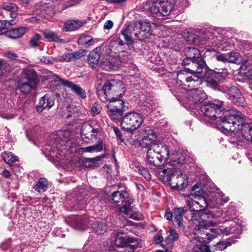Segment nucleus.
I'll return each mask as SVG.
<instances>
[{"mask_svg": "<svg viewBox=\"0 0 252 252\" xmlns=\"http://www.w3.org/2000/svg\"><path fill=\"white\" fill-rule=\"evenodd\" d=\"M198 188L197 185H194L192 188L190 195L187 197L186 204L189 209L190 214L187 215L186 218L194 223H198L199 228L206 229L216 224L214 220L216 216L205 210L208 203L204 196L196 194V192L199 193L200 190H196Z\"/></svg>", "mask_w": 252, "mask_h": 252, "instance_id": "1", "label": "nucleus"}, {"mask_svg": "<svg viewBox=\"0 0 252 252\" xmlns=\"http://www.w3.org/2000/svg\"><path fill=\"white\" fill-rule=\"evenodd\" d=\"M222 104L223 102L220 101L208 102L202 105L200 110L205 117L211 120L215 121L216 124L220 127L226 131L234 130V126H231V124L241 122L238 115L239 111L231 109L222 113Z\"/></svg>", "mask_w": 252, "mask_h": 252, "instance_id": "2", "label": "nucleus"}, {"mask_svg": "<svg viewBox=\"0 0 252 252\" xmlns=\"http://www.w3.org/2000/svg\"><path fill=\"white\" fill-rule=\"evenodd\" d=\"M169 157L168 146L163 143L154 145L147 151L146 165L152 169L160 166L162 161L167 160Z\"/></svg>", "mask_w": 252, "mask_h": 252, "instance_id": "3", "label": "nucleus"}, {"mask_svg": "<svg viewBox=\"0 0 252 252\" xmlns=\"http://www.w3.org/2000/svg\"><path fill=\"white\" fill-rule=\"evenodd\" d=\"M124 83L118 80L112 79L106 81L102 89L98 91V95L102 101L109 99L108 96L122 97L125 93Z\"/></svg>", "mask_w": 252, "mask_h": 252, "instance_id": "4", "label": "nucleus"}, {"mask_svg": "<svg viewBox=\"0 0 252 252\" xmlns=\"http://www.w3.org/2000/svg\"><path fill=\"white\" fill-rule=\"evenodd\" d=\"M149 5L150 16L156 19L168 15L173 8L172 4L168 0H156L150 3Z\"/></svg>", "mask_w": 252, "mask_h": 252, "instance_id": "5", "label": "nucleus"}, {"mask_svg": "<svg viewBox=\"0 0 252 252\" xmlns=\"http://www.w3.org/2000/svg\"><path fill=\"white\" fill-rule=\"evenodd\" d=\"M239 117L241 119V122L231 123V125L234 126V130H227L234 133H236V141L242 142L239 137L242 136L244 139L252 141V123H247L244 122L242 114L239 111Z\"/></svg>", "mask_w": 252, "mask_h": 252, "instance_id": "6", "label": "nucleus"}, {"mask_svg": "<svg viewBox=\"0 0 252 252\" xmlns=\"http://www.w3.org/2000/svg\"><path fill=\"white\" fill-rule=\"evenodd\" d=\"M177 98L181 102L186 108L194 109L196 105L201 103L206 98L207 95L202 90L198 89H190L187 93L186 100H182L179 95Z\"/></svg>", "mask_w": 252, "mask_h": 252, "instance_id": "7", "label": "nucleus"}, {"mask_svg": "<svg viewBox=\"0 0 252 252\" xmlns=\"http://www.w3.org/2000/svg\"><path fill=\"white\" fill-rule=\"evenodd\" d=\"M143 122L140 114L131 112L126 113L122 118L121 125L125 130L132 132L140 127Z\"/></svg>", "mask_w": 252, "mask_h": 252, "instance_id": "8", "label": "nucleus"}, {"mask_svg": "<svg viewBox=\"0 0 252 252\" xmlns=\"http://www.w3.org/2000/svg\"><path fill=\"white\" fill-rule=\"evenodd\" d=\"M44 78L49 82H59L62 85L71 89L74 93L79 95L82 98H85L86 97L85 91L80 86L74 84L72 82L62 79L52 72H50L49 74L44 76Z\"/></svg>", "mask_w": 252, "mask_h": 252, "instance_id": "9", "label": "nucleus"}, {"mask_svg": "<svg viewBox=\"0 0 252 252\" xmlns=\"http://www.w3.org/2000/svg\"><path fill=\"white\" fill-rule=\"evenodd\" d=\"M125 102L120 99L113 97L107 105L109 111V115L113 120H118L121 119L125 109Z\"/></svg>", "mask_w": 252, "mask_h": 252, "instance_id": "10", "label": "nucleus"}, {"mask_svg": "<svg viewBox=\"0 0 252 252\" xmlns=\"http://www.w3.org/2000/svg\"><path fill=\"white\" fill-rule=\"evenodd\" d=\"M219 90L222 92L227 94L228 99L235 105L244 106V98L240 91L236 87L222 86L220 87Z\"/></svg>", "mask_w": 252, "mask_h": 252, "instance_id": "11", "label": "nucleus"}, {"mask_svg": "<svg viewBox=\"0 0 252 252\" xmlns=\"http://www.w3.org/2000/svg\"><path fill=\"white\" fill-rule=\"evenodd\" d=\"M188 183L187 176L181 171L174 170L171 175L169 184L172 189L181 190L185 188Z\"/></svg>", "mask_w": 252, "mask_h": 252, "instance_id": "12", "label": "nucleus"}, {"mask_svg": "<svg viewBox=\"0 0 252 252\" xmlns=\"http://www.w3.org/2000/svg\"><path fill=\"white\" fill-rule=\"evenodd\" d=\"M231 227H225L224 228H211L209 231L206 232V237L203 238L202 237H195V239L196 241L202 243L204 241V239L206 238L208 240H211L214 238L217 237L221 233L227 235L230 234H233L235 233V229L232 224L230 225Z\"/></svg>", "mask_w": 252, "mask_h": 252, "instance_id": "13", "label": "nucleus"}, {"mask_svg": "<svg viewBox=\"0 0 252 252\" xmlns=\"http://www.w3.org/2000/svg\"><path fill=\"white\" fill-rule=\"evenodd\" d=\"M99 131V128L95 122L89 121L85 123L82 126V136L84 139H92L96 137Z\"/></svg>", "mask_w": 252, "mask_h": 252, "instance_id": "14", "label": "nucleus"}, {"mask_svg": "<svg viewBox=\"0 0 252 252\" xmlns=\"http://www.w3.org/2000/svg\"><path fill=\"white\" fill-rule=\"evenodd\" d=\"M111 199L118 206L125 205L130 206L133 202V199L129 196L126 190L114 191L111 194Z\"/></svg>", "mask_w": 252, "mask_h": 252, "instance_id": "15", "label": "nucleus"}, {"mask_svg": "<svg viewBox=\"0 0 252 252\" xmlns=\"http://www.w3.org/2000/svg\"><path fill=\"white\" fill-rule=\"evenodd\" d=\"M186 58L183 63L190 62L193 63H205L198 49L192 47H187L185 50Z\"/></svg>", "mask_w": 252, "mask_h": 252, "instance_id": "16", "label": "nucleus"}, {"mask_svg": "<svg viewBox=\"0 0 252 252\" xmlns=\"http://www.w3.org/2000/svg\"><path fill=\"white\" fill-rule=\"evenodd\" d=\"M136 30H137L138 33H135V35L140 40L148 38L152 34V30L150 23L148 21L135 23Z\"/></svg>", "mask_w": 252, "mask_h": 252, "instance_id": "17", "label": "nucleus"}, {"mask_svg": "<svg viewBox=\"0 0 252 252\" xmlns=\"http://www.w3.org/2000/svg\"><path fill=\"white\" fill-rule=\"evenodd\" d=\"M212 33L209 31H205L203 36H199L195 34H190L186 37V41L189 44L200 45L204 44L205 42L211 39Z\"/></svg>", "mask_w": 252, "mask_h": 252, "instance_id": "18", "label": "nucleus"}, {"mask_svg": "<svg viewBox=\"0 0 252 252\" xmlns=\"http://www.w3.org/2000/svg\"><path fill=\"white\" fill-rule=\"evenodd\" d=\"M214 74L212 75L214 78H207L206 81L212 85H217L218 83L222 82L228 75L227 70L224 68H216L211 69Z\"/></svg>", "mask_w": 252, "mask_h": 252, "instance_id": "19", "label": "nucleus"}, {"mask_svg": "<svg viewBox=\"0 0 252 252\" xmlns=\"http://www.w3.org/2000/svg\"><path fill=\"white\" fill-rule=\"evenodd\" d=\"M135 33H138V31L136 30L134 23L123 30L122 34L124 36L127 45L132 44L134 43V39L140 40V38H137L135 35Z\"/></svg>", "mask_w": 252, "mask_h": 252, "instance_id": "20", "label": "nucleus"}, {"mask_svg": "<svg viewBox=\"0 0 252 252\" xmlns=\"http://www.w3.org/2000/svg\"><path fill=\"white\" fill-rule=\"evenodd\" d=\"M85 49H80L72 53H66L61 56L59 61L62 62H73L81 58L87 53Z\"/></svg>", "mask_w": 252, "mask_h": 252, "instance_id": "21", "label": "nucleus"}, {"mask_svg": "<svg viewBox=\"0 0 252 252\" xmlns=\"http://www.w3.org/2000/svg\"><path fill=\"white\" fill-rule=\"evenodd\" d=\"M54 104L53 97L46 94L39 100L36 106L37 111L41 112L44 110H49Z\"/></svg>", "mask_w": 252, "mask_h": 252, "instance_id": "22", "label": "nucleus"}, {"mask_svg": "<svg viewBox=\"0 0 252 252\" xmlns=\"http://www.w3.org/2000/svg\"><path fill=\"white\" fill-rule=\"evenodd\" d=\"M147 136L144 137L140 141V145L142 148H145L149 150L152 148L154 145H158L160 142L155 141V138H156V133L153 131H149Z\"/></svg>", "mask_w": 252, "mask_h": 252, "instance_id": "23", "label": "nucleus"}, {"mask_svg": "<svg viewBox=\"0 0 252 252\" xmlns=\"http://www.w3.org/2000/svg\"><path fill=\"white\" fill-rule=\"evenodd\" d=\"M28 31V29L24 27L11 29L5 31L4 34L9 38L16 39L21 38Z\"/></svg>", "mask_w": 252, "mask_h": 252, "instance_id": "24", "label": "nucleus"}, {"mask_svg": "<svg viewBox=\"0 0 252 252\" xmlns=\"http://www.w3.org/2000/svg\"><path fill=\"white\" fill-rule=\"evenodd\" d=\"M158 175L159 179L163 182L169 183L171 175L174 170L171 168H165L164 167L160 166L158 167Z\"/></svg>", "mask_w": 252, "mask_h": 252, "instance_id": "25", "label": "nucleus"}, {"mask_svg": "<svg viewBox=\"0 0 252 252\" xmlns=\"http://www.w3.org/2000/svg\"><path fill=\"white\" fill-rule=\"evenodd\" d=\"M88 222L91 226L93 231L96 233L103 234L107 230L106 224L101 221L90 220Z\"/></svg>", "mask_w": 252, "mask_h": 252, "instance_id": "26", "label": "nucleus"}, {"mask_svg": "<svg viewBox=\"0 0 252 252\" xmlns=\"http://www.w3.org/2000/svg\"><path fill=\"white\" fill-rule=\"evenodd\" d=\"M206 65V64H197V68L196 70L186 68L185 71L187 72L193 74V75L194 73L197 74L196 76H198L200 79L202 78H205L207 77L206 73L208 69V67Z\"/></svg>", "mask_w": 252, "mask_h": 252, "instance_id": "27", "label": "nucleus"}, {"mask_svg": "<svg viewBox=\"0 0 252 252\" xmlns=\"http://www.w3.org/2000/svg\"><path fill=\"white\" fill-rule=\"evenodd\" d=\"M185 213H187V215L190 214L186 207L176 208L173 210L174 221H176L179 226L182 224V217Z\"/></svg>", "mask_w": 252, "mask_h": 252, "instance_id": "28", "label": "nucleus"}, {"mask_svg": "<svg viewBox=\"0 0 252 252\" xmlns=\"http://www.w3.org/2000/svg\"><path fill=\"white\" fill-rule=\"evenodd\" d=\"M102 158L97 157L94 158H83L80 160V164L84 168H90L98 166V162Z\"/></svg>", "mask_w": 252, "mask_h": 252, "instance_id": "29", "label": "nucleus"}, {"mask_svg": "<svg viewBox=\"0 0 252 252\" xmlns=\"http://www.w3.org/2000/svg\"><path fill=\"white\" fill-rule=\"evenodd\" d=\"M22 79L29 83H33L36 84L37 81L36 73L33 69H25L23 72Z\"/></svg>", "mask_w": 252, "mask_h": 252, "instance_id": "30", "label": "nucleus"}, {"mask_svg": "<svg viewBox=\"0 0 252 252\" xmlns=\"http://www.w3.org/2000/svg\"><path fill=\"white\" fill-rule=\"evenodd\" d=\"M1 8L10 12V17L14 19L17 16L18 6L14 3L6 2L1 5Z\"/></svg>", "mask_w": 252, "mask_h": 252, "instance_id": "31", "label": "nucleus"}, {"mask_svg": "<svg viewBox=\"0 0 252 252\" xmlns=\"http://www.w3.org/2000/svg\"><path fill=\"white\" fill-rule=\"evenodd\" d=\"M239 73L249 80H252V64H242Z\"/></svg>", "mask_w": 252, "mask_h": 252, "instance_id": "32", "label": "nucleus"}, {"mask_svg": "<svg viewBox=\"0 0 252 252\" xmlns=\"http://www.w3.org/2000/svg\"><path fill=\"white\" fill-rule=\"evenodd\" d=\"M35 84L34 83H31L23 79H20L18 82V88L21 92L23 94H26L29 93L31 89L34 88Z\"/></svg>", "mask_w": 252, "mask_h": 252, "instance_id": "33", "label": "nucleus"}, {"mask_svg": "<svg viewBox=\"0 0 252 252\" xmlns=\"http://www.w3.org/2000/svg\"><path fill=\"white\" fill-rule=\"evenodd\" d=\"M130 206L125 205L124 206L120 208V212L124 213L125 215L129 216L132 219L135 220H139L141 218V214L139 212L132 213L131 210L129 208Z\"/></svg>", "mask_w": 252, "mask_h": 252, "instance_id": "34", "label": "nucleus"}, {"mask_svg": "<svg viewBox=\"0 0 252 252\" xmlns=\"http://www.w3.org/2000/svg\"><path fill=\"white\" fill-rule=\"evenodd\" d=\"M186 86H188L190 89H197L196 87L199 86L201 84L202 81L196 75L193 76L188 77L186 79Z\"/></svg>", "mask_w": 252, "mask_h": 252, "instance_id": "35", "label": "nucleus"}, {"mask_svg": "<svg viewBox=\"0 0 252 252\" xmlns=\"http://www.w3.org/2000/svg\"><path fill=\"white\" fill-rule=\"evenodd\" d=\"M129 237L125 235L124 233H118L116 236L115 245L118 247H126V244H127Z\"/></svg>", "mask_w": 252, "mask_h": 252, "instance_id": "36", "label": "nucleus"}, {"mask_svg": "<svg viewBox=\"0 0 252 252\" xmlns=\"http://www.w3.org/2000/svg\"><path fill=\"white\" fill-rule=\"evenodd\" d=\"M48 188V182L46 179L40 178L38 179L33 189L39 193L43 192Z\"/></svg>", "mask_w": 252, "mask_h": 252, "instance_id": "37", "label": "nucleus"}, {"mask_svg": "<svg viewBox=\"0 0 252 252\" xmlns=\"http://www.w3.org/2000/svg\"><path fill=\"white\" fill-rule=\"evenodd\" d=\"M101 50L100 47H97L90 52L88 56V60L89 63H98L100 59Z\"/></svg>", "mask_w": 252, "mask_h": 252, "instance_id": "38", "label": "nucleus"}, {"mask_svg": "<svg viewBox=\"0 0 252 252\" xmlns=\"http://www.w3.org/2000/svg\"><path fill=\"white\" fill-rule=\"evenodd\" d=\"M94 42L93 38L91 36L86 34L81 35L78 40L79 45H84L86 47L92 45Z\"/></svg>", "mask_w": 252, "mask_h": 252, "instance_id": "39", "label": "nucleus"}, {"mask_svg": "<svg viewBox=\"0 0 252 252\" xmlns=\"http://www.w3.org/2000/svg\"><path fill=\"white\" fill-rule=\"evenodd\" d=\"M1 157L4 162L10 165L18 160V157L17 156L13 155L9 152L2 153Z\"/></svg>", "mask_w": 252, "mask_h": 252, "instance_id": "40", "label": "nucleus"}, {"mask_svg": "<svg viewBox=\"0 0 252 252\" xmlns=\"http://www.w3.org/2000/svg\"><path fill=\"white\" fill-rule=\"evenodd\" d=\"M227 62L229 63H247V61H242V57L239 53L231 52L228 54Z\"/></svg>", "mask_w": 252, "mask_h": 252, "instance_id": "41", "label": "nucleus"}, {"mask_svg": "<svg viewBox=\"0 0 252 252\" xmlns=\"http://www.w3.org/2000/svg\"><path fill=\"white\" fill-rule=\"evenodd\" d=\"M43 34L44 37L48 40L57 42L62 41V39H60L57 34L52 31L45 30L43 32Z\"/></svg>", "mask_w": 252, "mask_h": 252, "instance_id": "42", "label": "nucleus"}, {"mask_svg": "<svg viewBox=\"0 0 252 252\" xmlns=\"http://www.w3.org/2000/svg\"><path fill=\"white\" fill-rule=\"evenodd\" d=\"M139 245V243L138 239L133 237H129L127 244H126V248L133 252L135 249L138 248Z\"/></svg>", "mask_w": 252, "mask_h": 252, "instance_id": "43", "label": "nucleus"}, {"mask_svg": "<svg viewBox=\"0 0 252 252\" xmlns=\"http://www.w3.org/2000/svg\"><path fill=\"white\" fill-rule=\"evenodd\" d=\"M87 220H83L81 217H78L74 219V225L76 228L79 230H86L88 226L86 224Z\"/></svg>", "mask_w": 252, "mask_h": 252, "instance_id": "44", "label": "nucleus"}, {"mask_svg": "<svg viewBox=\"0 0 252 252\" xmlns=\"http://www.w3.org/2000/svg\"><path fill=\"white\" fill-rule=\"evenodd\" d=\"M143 104L147 112H150L153 109H155L156 106V102L150 97L146 98Z\"/></svg>", "mask_w": 252, "mask_h": 252, "instance_id": "45", "label": "nucleus"}, {"mask_svg": "<svg viewBox=\"0 0 252 252\" xmlns=\"http://www.w3.org/2000/svg\"><path fill=\"white\" fill-rule=\"evenodd\" d=\"M80 25L78 22L75 21H67L64 26V28L66 31H72L78 29Z\"/></svg>", "mask_w": 252, "mask_h": 252, "instance_id": "46", "label": "nucleus"}, {"mask_svg": "<svg viewBox=\"0 0 252 252\" xmlns=\"http://www.w3.org/2000/svg\"><path fill=\"white\" fill-rule=\"evenodd\" d=\"M178 238V234L175 230L172 229L170 231V234L165 239V242L167 244L170 243V246H172L173 242L176 241Z\"/></svg>", "mask_w": 252, "mask_h": 252, "instance_id": "47", "label": "nucleus"}, {"mask_svg": "<svg viewBox=\"0 0 252 252\" xmlns=\"http://www.w3.org/2000/svg\"><path fill=\"white\" fill-rule=\"evenodd\" d=\"M174 155L172 156L171 160V164L172 165H175L177 164H180L184 163L185 158L184 156H183L181 154L178 153L175 156L176 158L174 157Z\"/></svg>", "mask_w": 252, "mask_h": 252, "instance_id": "48", "label": "nucleus"}, {"mask_svg": "<svg viewBox=\"0 0 252 252\" xmlns=\"http://www.w3.org/2000/svg\"><path fill=\"white\" fill-rule=\"evenodd\" d=\"M215 46L220 50H224L225 48L229 46L226 41V39L222 37L217 38L215 40Z\"/></svg>", "mask_w": 252, "mask_h": 252, "instance_id": "49", "label": "nucleus"}, {"mask_svg": "<svg viewBox=\"0 0 252 252\" xmlns=\"http://www.w3.org/2000/svg\"><path fill=\"white\" fill-rule=\"evenodd\" d=\"M16 24L13 20L7 21L6 20H0V35L2 34L8 26H11Z\"/></svg>", "mask_w": 252, "mask_h": 252, "instance_id": "50", "label": "nucleus"}, {"mask_svg": "<svg viewBox=\"0 0 252 252\" xmlns=\"http://www.w3.org/2000/svg\"><path fill=\"white\" fill-rule=\"evenodd\" d=\"M118 64H99V66H98V69L100 70L101 69V71L102 70H106V71H112L114 70H116L118 68Z\"/></svg>", "mask_w": 252, "mask_h": 252, "instance_id": "51", "label": "nucleus"}, {"mask_svg": "<svg viewBox=\"0 0 252 252\" xmlns=\"http://www.w3.org/2000/svg\"><path fill=\"white\" fill-rule=\"evenodd\" d=\"M231 245V243L228 241H220L217 243L215 247L216 250L222 251L226 249L228 246Z\"/></svg>", "mask_w": 252, "mask_h": 252, "instance_id": "52", "label": "nucleus"}, {"mask_svg": "<svg viewBox=\"0 0 252 252\" xmlns=\"http://www.w3.org/2000/svg\"><path fill=\"white\" fill-rule=\"evenodd\" d=\"M41 36L38 34H35L31 39L30 44L32 47L37 46L39 44Z\"/></svg>", "mask_w": 252, "mask_h": 252, "instance_id": "53", "label": "nucleus"}, {"mask_svg": "<svg viewBox=\"0 0 252 252\" xmlns=\"http://www.w3.org/2000/svg\"><path fill=\"white\" fill-rule=\"evenodd\" d=\"M138 172L140 173L145 179L147 180H150L151 178V175L149 173V171L145 168L142 166L137 167Z\"/></svg>", "mask_w": 252, "mask_h": 252, "instance_id": "54", "label": "nucleus"}, {"mask_svg": "<svg viewBox=\"0 0 252 252\" xmlns=\"http://www.w3.org/2000/svg\"><path fill=\"white\" fill-rule=\"evenodd\" d=\"M84 149L85 151L87 152H92L94 151L99 152L102 150V146L101 144H97L86 147Z\"/></svg>", "mask_w": 252, "mask_h": 252, "instance_id": "55", "label": "nucleus"}, {"mask_svg": "<svg viewBox=\"0 0 252 252\" xmlns=\"http://www.w3.org/2000/svg\"><path fill=\"white\" fill-rule=\"evenodd\" d=\"M228 54L218 53L216 55V58L218 61L221 62H227Z\"/></svg>", "mask_w": 252, "mask_h": 252, "instance_id": "56", "label": "nucleus"}, {"mask_svg": "<svg viewBox=\"0 0 252 252\" xmlns=\"http://www.w3.org/2000/svg\"><path fill=\"white\" fill-rule=\"evenodd\" d=\"M113 130L115 134L117 137V138L120 140L121 142H124L125 141V139L123 137V135L120 129L118 127H114Z\"/></svg>", "mask_w": 252, "mask_h": 252, "instance_id": "57", "label": "nucleus"}, {"mask_svg": "<svg viewBox=\"0 0 252 252\" xmlns=\"http://www.w3.org/2000/svg\"><path fill=\"white\" fill-rule=\"evenodd\" d=\"M101 109L100 105L97 103H95L92 107V111L94 115L98 114L100 112Z\"/></svg>", "mask_w": 252, "mask_h": 252, "instance_id": "58", "label": "nucleus"}, {"mask_svg": "<svg viewBox=\"0 0 252 252\" xmlns=\"http://www.w3.org/2000/svg\"><path fill=\"white\" fill-rule=\"evenodd\" d=\"M113 26V23L111 20H108L107 21L104 25V29L106 30H110L112 28Z\"/></svg>", "mask_w": 252, "mask_h": 252, "instance_id": "59", "label": "nucleus"}, {"mask_svg": "<svg viewBox=\"0 0 252 252\" xmlns=\"http://www.w3.org/2000/svg\"><path fill=\"white\" fill-rule=\"evenodd\" d=\"M5 56L9 59H12L14 60L17 58V56L15 54L12 52L5 53Z\"/></svg>", "mask_w": 252, "mask_h": 252, "instance_id": "60", "label": "nucleus"}, {"mask_svg": "<svg viewBox=\"0 0 252 252\" xmlns=\"http://www.w3.org/2000/svg\"><path fill=\"white\" fill-rule=\"evenodd\" d=\"M200 252H211L210 247L207 245H203L200 248Z\"/></svg>", "mask_w": 252, "mask_h": 252, "instance_id": "61", "label": "nucleus"}, {"mask_svg": "<svg viewBox=\"0 0 252 252\" xmlns=\"http://www.w3.org/2000/svg\"><path fill=\"white\" fill-rule=\"evenodd\" d=\"M173 216H174L173 213L172 214L170 211L169 212L167 211L164 215V218L166 220H172Z\"/></svg>", "mask_w": 252, "mask_h": 252, "instance_id": "62", "label": "nucleus"}, {"mask_svg": "<svg viewBox=\"0 0 252 252\" xmlns=\"http://www.w3.org/2000/svg\"><path fill=\"white\" fill-rule=\"evenodd\" d=\"M1 175L2 176H3L4 177H5L6 178H8L10 177L11 176V174H10V172L6 169H4L3 170V171L1 173Z\"/></svg>", "mask_w": 252, "mask_h": 252, "instance_id": "63", "label": "nucleus"}, {"mask_svg": "<svg viewBox=\"0 0 252 252\" xmlns=\"http://www.w3.org/2000/svg\"><path fill=\"white\" fill-rule=\"evenodd\" d=\"M126 1V0H111L110 2L114 3H117L119 5H123V4Z\"/></svg>", "mask_w": 252, "mask_h": 252, "instance_id": "64", "label": "nucleus"}]
</instances>
